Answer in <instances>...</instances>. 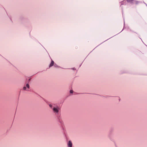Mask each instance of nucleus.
Wrapping results in <instances>:
<instances>
[{
  "mask_svg": "<svg viewBox=\"0 0 147 147\" xmlns=\"http://www.w3.org/2000/svg\"><path fill=\"white\" fill-rule=\"evenodd\" d=\"M26 86H24L23 87V90H26Z\"/></svg>",
  "mask_w": 147,
  "mask_h": 147,
  "instance_id": "6",
  "label": "nucleus"
},
{
  "mask_svg": "<svg viewBox=\"0 0 147 147\" xmlns=\"http://www.w3.org/2000/svg\"><path fill=\"white\" fill-rule=\"evenodd\" d=\"M26 88H29V85L28 84H26Z\"/></svg>",
  "mask_w": 147,
  "mask_h": 147,
  "instance_id": "5",
  "label": "nucleus"
},
{
  "mask_svg": "<svg viewBox=\"0 0 147 147\" xmlns=\"http://www.w3.org/2000/svg\"><path fill=\"white\" fill-rule=\"evenodd\" d=\"M70 93H73V91L72 90H70Z\"/></svg>",
  "mask_w": 147,
  "mask_h": 147,
  "instance_id": "7",
  "label": "nucleus"
},
{
  "mask_svg": "<svg viewBox=\"0 0 147 147\" xmlns=\"http://www.w3.org/2000/svg\"><path fill=\"white\" fill-rule=\"evenodd\" d=\"M68 146L69 147H72V143L71 141H69L68 143Z\"/></svg>",
  "mask_w": 147,
  "mask_h": 147,
  "instance_id": "3",
  "label": "nucleus"
},
{
  "mask_svg": "<svg viewBox=\"0 0 147 147\" xmlns=\"http://www.w3.org/2000/svg\"><path fill=\"white\" fill-rule=\"evenodd\" d=\"M49 107L52 109L53 112L56 114H57L60 110V108L58 106H53L52 105H49Z\"/></svg>",
  "mask_w": 147,
  "mask_h": 147,
  "instance_id": "1",
  "label": "nucleus"
},
{
  "mask_svg": "<svg viewBox=\"0 0 147 147\" xmlns=\"http://www.w3.org/2000/svg\"><path fill=\"white\" fill-rule=\"evenodd\" d=\"M54 61H52L49 67H51L52 66H53L54 65Z\"/></svg>",
  "mask_w": 147,
  "mask_h": 147,
  "instance_id": "4",
  "label": "nucleus"
},
{
  "mask_svg": "<svg viewBox=\"0 0 147 147\" xmlns=\"http://www.w3.org/2000/svg\"><path fill=\"white\" fill-rule=\"evenodd\" d=\"M126 1L128 3H131L137 4L138 2L137 1L134 0H126Z\"/></svg>",
  "mask_w": 147,
  "mask_h": 147,
  "instance_id": "2",
  "label": "nucleus"
}]
</instances>
